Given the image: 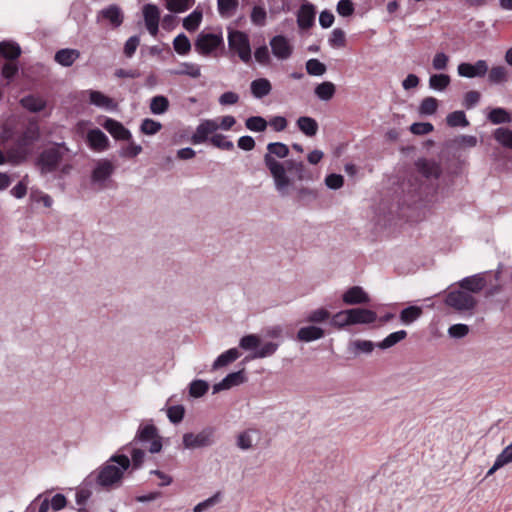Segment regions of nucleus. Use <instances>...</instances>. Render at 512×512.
<instances>
[{
	"label": "nucleus",
	"instance_id": "1",
	"mask_svg": "<svg viewBox=\"0 0 512 512\" xmlns=\"http://www.w3.org/2000/svg\"><path fill=\"white\" fill-rule=\"evenodd\" d=\"M129 457L124 453L113 454L99 468L91 472L85 479L84 485L94 487L97 491H112L120 488L128 471Z\"/></svg>",
	"mask_w": 512,
	"mask_h": 512
},
{
	"label": "nucleus",
	"instance_id": "2",
	"mask_svg": "<svg viewBox=\"0 0 512 512\" xmlns=\"http://www.w3.org/2000/svg\"><path fill=\"white\" fill-rule=\"evenodd\" d=\"M266 149L263 161L274 180L275 189L281 196H288L289 186L293 184V180L286 174L284 164L276 158H287L290 153L289 147L282 142H270Z\"/></svg>",
	"mask_w": 512,
	"mask_h": 512
},
{
	"label": "nucleus",
	"instance_id": "3",
	"mask_svg": "<svg viewBox=\"0 0 512 512\" xmlns=\"http://www.w3.org/2000/svg\"><path fill=\"white\" fill-rule=\"evenodd\" d=\"M40 138V128L36 121H29L15 141V147L9 151L10 161L14 164L24 161L29 148Z\"/></svg>",
	"mask_w": 512,
	"mask_h": 512
},
{
	"label": "nucleus",
	"instance_id": "4",
	"mask_svg": "<svg viewBox=\"0 0 512 512\" xmlns=\"http://www.w3.org/2000/svg\"><path fill=\"white\" fill-rule=\"evenodd\" d=\"M69 152L65 142L54 143L53 146L44 149L36 159V165L42 174L55 172L64 158Z\"/></svg>",
	"mask_w": 512,
	"mask_h": 512
},
{
	"label": "nucleus",
	"instance_id": "5",
	"mask_svg": "<svg viewBox=\"0 0 512 512\" xmlns=\"http://www.w3.org/2000/svg\"><path fill=\"white\" fill-rule=\"evenodd\" d=\"M148 442H150L148 448L150 453L156 454L162 450V437L159 435L158 428L153 424L152 420L142 422L136 431L134 439L122 449H126V447L133 444L145 445Z\"/></svg>",
	"mask_w": 512,
	"mask_h": 512
},
{
	"label": "nucleus",
	"instance_id": "6",
	"mask_svg": "<svg viewBox=\"0 0 512 512\" xmlns=\"http://www.w3.org/2000/svg\"><path fill=\"white\" fill-rule=\"evenodd\" d=\"M195 50L202 56H210L218 49H224L222 33L202 31L194 42Z\"/></svg>",
	"mask_w": 512,
	"mask_h": 512
},
{
	"label": "nucleus",
	"instance_id": "7",
	"mask_svg": "<svg viewBox=\"0 0 512 512\" xmlns=\"http://www.w3.org/2000/svg\"><path fill=\"white\" fill-rule=\"evenodd\" d=\"M229 49L236 52L244 63L252 59L249 36L240 30H230L228 33Z\"/></svg>",
	"mask_w": 512,
	"mask_h": 512
},
{
	"label": "nucleus",
	"instance_id": "8",
	"mask_svg": "<svg viewBox=\"0 0 512 512\" xmlns=\"http://www.w3.org/2000/svg\"><path fill=\"white\" fill-rule=\"evenodd\" d=\"M444 302L457 311H471L477 305L475 297L461 288L447 293Z\"/></svg>",
	"mask_w": 512,
	"mask_h": 512
},
{
	"label": "nucleus",
	"instance_id": "9",
	"mask_svg": "<svg viewBox=\"0 0 512 512\" xmlns=\"http://www.w3.org/2000/svg\"><path fill=\"white\" fill-rule=\"evenodd\" d=\"M215 442V428L206 427L199 433L192 432L183 435V446L186 449L204 448L213 445Z\"/></svg>",
	"mask_w": 512,
	"mask_h": 512
},
{
	"label": "nucleus",
	"instance_id": "10",
	"mask_svg": "<svg viewBox=\"0 0 512 512\" xmlns=\"http://www.w3.org/2000/svg\"><path fill=\"white\" fill-rule=\"evenodd\" d=\"M345 313H347V317L346 320L340 324L341 326L371 324L378 318L377 313L368 308H350L346 309Z\"/></svg>",
	"mask_w": 512,
	"mask_h": 512
},
{
	"label": "nucleus",
	"instance_id": "11",
	"mask_svg": "<svg viewBox=\"0 0 512 512\" xmlns=\"http://www.w3.org/2000/svg\"><path fill=\"white\" fill-rule=\"evenodd\" d=\"M488 71V64L485 60H478L474 64L461 62L457 67L459 76L466 78L484 77Z\"/></svg>",
	"mask_w": 512,
	"mask_h": 512
},
{
	"label": "nucleus",
	"instance_id": "12",
	"mask_svg": "<svg viewBox=\"0 0 512 512\" xmlns=\"http://www.w3.org/2000/svg\"><path fill=\"white\" fill-rule=\"evenodd\" d=\"M342 301L345 305L356 306L369 304L371 298L361 286H352L342 294Z\"/></svg>",
	"mask_w": 512,
	"mask_h": 512
},
{
	"label": "nucleus",
	"instance_id": "13",
	"mask_svg": "<svg viewBox=\"0 0 512 512\" xmlns=\"http://www.w3.org/2000/svg\"><path fill=\"white\" fill-rule=\"evenodd\" d=\"M316 8L315 6L305 1L301 4L297 12V25L302 30H308L315 24Z\"/></svg>",
	"mask_w": 512,
	"mask_h": 512
},
{
	"label": "nucleus",
	"instance_id": "14",
	"mask_svg": "<svg viewBox=\"0 0 512 512\" xmlns=\"http://www.w3.org/2000/svg\"><path fill=\"white\" fill-rule=\"evenodd\" d=\"M486 274H487V272L477 273L472 276H467V277L461 279L458 282V285L462 290L467 291L469 294H471V293L478 294L487 285Z\"/></svg>",
	"mask_w": 512,
	"mask_h": 512
},
{
	"label": "nucleus",
	"instance_id": "15",
	"mask_svg": "<svg viewBox=\"0 0 512 512\" xmlns=\"http://www.w3.org/2000/svg\"><path fill=\"white\" fill-rule=\"evenodd\" d=\"M102 127L108 131L116 140L131 141L132 134L121 122L106 117L104 122L101 123Z\"/></svg>",
	"mask_w": 512,
	"mask_h": 512
},
{
	"label": "nucleus",
	"instance_id": "16",
	"mask_svg": "<svg viewBox=\"0 0 512 512\" xmlns=\"http://www.w3.org/2000/svg\"><path fill=\"white\" fill-rule=\"evenodd\" d=\"M273 55L280 59H288L293 53V47L284 35H276L270 40Z\"/></svg>",
	"mask_w": 512,
	"mask_h": 512
},
{
	"label": "nucleus",
	"instance_id": "17",
	"mask_svg": "<svg viewBox=\"0 0 512 512\" xmlns=\"http://www.w3.org/2000/svg\"><path fill=\"white\" fill-rule=\"evenodd\" d=\"M86 142L88 146L96 152H103L110 147L108 137L99 128H93L87 132Z\"/></svg>",
	"mask_w": 512,
	"mask_h": 512
},
{
	"label": "nucleus",
	"instance_id": "18",
	"mask_svg": "<svg viewBox=\"0 0 512 512\" xmlns=\"http://www.w3.org/2000/svg\"><path fill=\"white\" fill-rule=\"evenodd\" d=\"M417 171L425 178L439 179L442 168L439 163L432 159L420 158L415 162Z\"/></svg>",
	"mask_w": 512,
	"mask_h": 512
},
{
	"label": "nucleus",
	"instance_id": "19",
	"mask_svg": "<svg viewBox=\"0 0 512 512\" xmlns=\"http://www.w3.org/2000/svg\"><path fill=\"white\" fill-rule=\"evenodd\" d=\"M285 166V171L294 172L296 180L298 181H313L314 177L312 172L305 166L302 160L287 159L282 162Z\"/></svg>",
	"mask_w": 512,
	"mask_h": 512
},
{
	"label": "nucleus",
	"instance_id": "20",
	"mask_svg": "<svg viewBox=\"0 0 512 512\" xmlns=\"http://www.w3.org/2000/svg\"><path fill=\"white\" fill-rule=\"evenodd\" d=\"M113 172L114 166L111 161L107 159L99 160L92 171L91 180L93 183H103L110 178Z\"/></svg>",
	"mask_w": 512,
	"mask_h": 512
},
{
	"label": "nucleus",
	"instance_id": "21",
	"mask_svg": "<svg viewBox=\"0 0 512 512\" xmlns=\"http://www.w3.org/2000/svg\"><path fill=\"white\" fill-rule=\"evenodd\" d=\"M325 336V330L317 325L301 327L296 334V339L301 342H312Z\"/></svg>",
	"mask_w": 512,
	"mask_h": 512
},
{
	"label": "nucleus",
	"instance_id": "22",
	"mask_svg": "<svg viewBox=\"0 0 512 512\" xmlns=\"http://www.w3.org/2000/svg\"><path fill=\"white\" fill-rule=\"evenodd\" d=\"M102 17L105 20H108L110 24L117 28L123 23V13L119 6L116 4H111L108 7L102 9L99 14L98 18Z\"/></svg>",
	"mask_w": 512,
	"mask_h": 512
},
{
	"label": "nucleus",
	"instance_id": "23",
	"mask_svg": "<svg viewBox=\"0 0 512 512\" xmlns=\"http://www.w3.org/2000/svg\"><path fill=\"white\" fill-rule=\"evenodd\" d=\"M80 51L72 48H63L55 53V61L63 67H70L80 57Z\"/></svg>",
	"mask_w": 512,
	"mask_h": 512
},
{
	"label": "nucleus",
	"instance_id": "24",
	"mask_svg": "<svg viewBox=\"0 0 512 512\" xmlns=\"http://www.w3.org/2000/svg\"><path fill=\"white\" fill-rule=\"evenodd\" d=\"M250 90L255 98L262 99L271 93L272 85L267 78H258L251 82Z\"/></svg>",
	"mask_w": 512,
	"mask_h": 512
},
{
	"label": "nucleus",
	"instance_id": "25",
	"mask_svg": "<svg viewBox=\"0 0 512 512\" xmlns=\"http://www.w3.org/2000/svg\"><path fill=\"white\" fill-rule=\"evenodd\" d=\"M290 187L295 191V201L301 205H309L318 197V193L314 189L303 186L296 187L294 183Z\"/></svg>",
	"mask_w": 512,
	"mask_h": 512
},
{
	"label": "nucleus",
	"instance_id": "26",
	"mask_svg": "<svg viewBox=\"0 0 512 512\" xmlns=\"http://www.w3.org/2000/svg\"><path fill=\"white\" fill-rule=\"evenodd\" d=\"M298 129L307 137H314L319 129L318 122L309 116H301L297 119Z\"/></svg>",
	"mask_w": 512,
	"mask_h": 512
},
{
	"label": "nucleus",
	"instance_id": "27",
	"mask_svg": "<svg viewBox=\"0 0 512 512\" xmlns=\"http://www.w3.org/2000/svg\"><path fill=\"white\" fill-rule=\"evenodd\" d=\"M89 101L97 107H104L109 110H114L117 107V103L114 99L96 90L89 91Z\"/></svg>",
	"mask_w": 512,
	"mask_h": 512
},
{
	"label": "nucleus",
	"instance_id": "28",
	"mask_svg": "<svg viewBox=\"0 0 512 512\" xmlns=\"http://www.w3.org/2000/svg\"><path fill=\"white\" fill-rule=\"evenodd\" d=\"M170 75L182 76L186 75L191 78H198L201 76L200 66L194 63L183 62L180 64L178 69H170L168 70Z\"/></svg>",
	"mask_w": 512,
	"mask_h": 512
},
{
	"label": "nucleus",
	"instance_id": "29",
	"mask_svg": "<svg viewBox=\"0 0 512 512\" xmlns=\"http://www.w3.org/2000/svg\"><path fill=\"white\" fill-rule=\"evenodd\" d=\"M21 55V48L17 43L0 42V56L8 61H16Z\"/></svg>",
	"mask_w": 512,
	"mask_h": 512
},
{
	"label": "nucleus",
	"instance_id": "30",
	"mask_svg": "<svg viewBox=\"0 0 512 512\" xmlns=\"http://www.w3.org/2000/svg\"><path fill=\"white\" fill-rule=\"evenodd\" d=\"M23 108L32 113H38L45 109L46 101L34 95H27L20 100Z\"/></svg>",
	"mask_w": 512,
	"mask_h": 512
},
{
	"label": "nucleus",
	"instance_id": "31",
	"mask_svg": "<svg viewBox=\"0 0 512 512\" xmlns=\"http://www.w3.org/2000/svg\"><path fill=\"white\" fill-rule=\"evenodd\" d=\"M240 357V352L237 348H231L221 355H219L212 364V370H217L221 367L236 361Z\"/></svg>",
	"mask_w": 512,
	"mask_h": 512
},
{
	"label": "nucleus",
	"instance_id": "32",
	"mask_svg": "<svg viewBox=\"0 0 512 512\" xmlns=\"http://www.w3.org/2000/svg\"><path fill=\"white\" fill-rule=\"evenodd\" d=\"M422 314V307L417 305H410L400 311L399 319L403 324L409 325L415 322Z\"/></svg>",
	"mask_w": 512,
	"mask_h": 512
},
{
	"label": "nucleus",
	"instance_id": "33",
	"mask_svg": "<svg viewBox=\"0 0 512 512\" xmlns=\"http://www.w3.org/2000/svg\"><path fill=\"white\" fill-rule=\"evenodd\" d=\"M487 119L495 125L512 122L511 113L502 107L492 108L487 115Z\"/></svg>",
	"mask_w": 512,
	"mask_h": 512
},
{
	"label": "nucleus",
	"instance_id": "34",
	"mask_svg": "<svg viewBox=\"0 0 512 512\" xmlns=\"http://www.w3.org/2000/svg\"><path fill=\"white\" fill-rule=\"evenodd\" d=\"M279 347L278 343L275 342H267L261 347L259 346L257 350H255L251 355L246 356L244 362H247L251 359L257 358H265L273 355Z\"/></svg>",
	"mask_w": 512,
	"mask_h": 512
},
{
	"label": "nucleus",
	"instance_id": "35",
	"mask_svg": "<svg viewBox=\"0 0 512 512\" xmlns=\"http://www.w3.org/2000/svg\"><path fill=\"white\" fill-rule=\"evenodd\" d=\"M407 337V332L405 330H399L389 334L382 341L376 344V346L381 350L389 349Z\"/></svg>",
	"mask_w": 512,
	"mask_h": 512
},
{
	"label": "nucleus",
	"instance_id": "36",
	"mask_svg": "<svg viewBox=\"0 0 512 512\" xmlns=\"http://www.w3.org/2000/svg\"><path fill=\"white\" fill-rule=\"evenodd\" d=\"M336 92L335 85L330 81H324L320 84H318L315 89L314 93L315 95L323 101H329L333 98Z\"/></svg>",
	"mask_w": 512,
	"mask_h": 512
},
{
	"label": "nucleus",
	"instance_id": "37",
	"mask_svg": "<svg viewBox=\"0 0 512 512\" xmlns=\"http://www.w3.org/2000/svg\"><path fill=\"white\" fill-rule=\"evenodd\" d=\"M203 18V12L201 9L196 8L188 16L183 19V27L189 31L194 32L198 29Z\"/></svg>",
	"mask_w": 512,
	"mask_h": 512
},
{
	"label": "nucleus",
	"instance_id": "38",
	"mask_svg": "<svg viewBox=\"0 0 512 512\" xmlns=\"http://www.w3.org/2000/svg\"><path fill=\"white\" fill-rule=\"evenodd\" d=\"M239 6L238 0H217L218 13L223 18L232 17Z\"/></svg>",
	"mask_w": 512,
	"mask_h": 512
},
{
	"label": "nucleus",
	"instance_id": "39",
	"mask_svg": "<svg viewBox=\"0 0 512 512\" xmlns=\"http://www.w3.org/2000/svg\"><path fill=\"white\" fill-rule=\"evenodd\" d=\"M450 82L451 78L448 74H432L429 78V87L436 91H444L450 85Z\"/></svg>",
	"mask_w": 512,
	"mask_h": 512
},
{
	"label": "nucleus",
	"instance_id": "40",
	"mask_svg": "<svg viewBox=\"0 0 512 512\" xmlns=\"http://www.w3.org/2000/svg\"><path fill=\"white\" fill-rule=\"evenodd\" d=\"M331 317V313L324 307L315 309L307 314L304 319V322L311 324H321L329 320Z\"/></svg>",
	"mask_w": 512,
	"mask_h": 512
},
{
	"label": "nucleus",
	"instance_id": "41",
	"mask_svg": "<svg viewBox=\"0 0 512 512\" xmlns=\"http://www.w3.org/2000/svg\"><path fill=\"white\" fill-rule=\"evenodd\" d=\"M169 100L164 95L154 96L150 101V110L155 115H161L168 111Z\"/></svg>",
	"mask_w": 512,
	"mask_h": 512
},
{
	"label": "nucleus",
	"instance_id": "42",
	"mask_svg": "<svg viewBox=\"0 0 512 512\" xmlns=\"http://www.w3.org/2000/svg\"><path fill=\"white\" fill-rule=\"evenodd\" d=\"M446 124L449 127H467L470 123L466 114L462 110H457L449 113L446 116Z\"/></svg>",
	"mask_w": 512,
	"mask_h": 512
},
{
	"label": "nucleus",
	"instance_id": "43",
	"mask_svg": "<svg viewBox=\"0 0 512 512\" xmlns=\"http://www.w3.org/2000/svg\"><path fill=\"white\" fill-rule=\"evenodd\" d=\"M494 139L504 148L512 149V130L506 127H499L493 132Z\"/></svg>",
	"mask_w": 512,
	"mask_h": 512
},
{
	"label": "nucleus",
	"instance_id": "44",
	"mask_svg": "<svg viewBox=\"0 0 512 512\" xmlns=\"http://www.w3.org/2000/svg\"><path fill=\"white\" fill-rule=\"evenodd\" d=\"M376 344L370 340H354L349 343V350H351L355 356L360 353L369 354L371 353Z\"/></svg>",
	"mask_w": 512,
	"mask_h": 512
},
{
	"label": "nucleus",
	"instance_id": "45",
	"mask_svg": "<svg viewBox=\"0 0 512 512\" xmlns=\"http://www.w3.org/2000/svg\"><path fill=\"white\" fill-rule=\"evenodd\" d=\"M165 7L171 13H182L190 9L195 0H164Z\"/></svg>",
	"mask_w": 512,
	"mask_h": 512
},
{
	"label": "nucleus",
	"instance_id": "46",
	"mask_svg": "<svg viewBox=\"0 0 512 512\" xmlns=\"http://www.w3.org/2000/svg\"><path fill=\"white\" fill-rule=\"evenodd\" d=\"M128 474L131 475L134 471L140 469L144 462L145 452L140 448H133L130 452Z\"/></svg>",
	"mask_w": 512,
	"mask_h": 512
},
{
	"label": "nucleus",
	"instance_id": "47",
	"mask_svg": "<svg viewBox=\"0 0 512 512\" xmlns=\"http://www.w3.org/2000/svg\"><path fill=\"white\" fill-rule=\"evenodd\" d=\"M209 387L207 381L195 379L189 384V395L193 398H200L208 392Z\"/></svg>",
	"mask_w": 512,
	"mask_h": 512
},
{
	"label": "nucleus",
	"instance_id": "48",
	"mask_svg": "<svg viewBox=\"0 0 512 512\" xmlns=\"http://www.w3.org/2000/svg\"><path fill=\"white\" fill-rule=\"evenodd\" d=\"M173 48L179 55H187L191 51V42L184 33H180L173 40Z\"/></svg>",
	"mask_w": 512,
	"mask_h": 512
},
{
	"label": "nucleus",
	"instance_id": "49",
	"mask_svg": "<svg viewBox=\"0 0 512 512\" xmlns=\"http://www.w3.org/2000/svg\"><path fill=\"white\" fill-rule=\"evenodd\" d=\"M268 122L262 116H251L245 120V127L252 132H264Z\"/></svg>",
	"mask_w": 512,
	"mask_h": 512
},
{
	"label": "nucleus",
	"instance_id": "50",
	"mask_svg": "<svg viewBox=\"0 0 512 512\" xmlns=\"http://www.w3.org/2000/svg\"><path fill=\"white\" fill-rule=\"evenodd\" d=\"M438 106L439 101L432 96H428L422 99L418 111L421 115H433L436 113Z\"/></svg>",
	"mask_w": 512,
	"mask_h": 512
},
{
	"label": "nucleus",
	"instance_id": "51",
	"mask_svg": "<svg viewBox=\"0 0 512 512\" xmlns=\"http://www.w3.org/2000/svg\"><path fill=\"white\" fill-rule=\"evenodd\" d=\"M224 382L226 383V386L228 389L239 386L240 384H243L247 381V376L245 373V369L238 370L236 372H231L227 374L223 378Z\"/></svg>",
	"mask_w": 512,
	"mask_h": 512
},
{
	"label": "nucleus",
	"instance_id": "52",
	"mask_svg": "<svg viewBox=\"0 0 512 512\" xmlns=\"http://www.w3.org/2000/svg\"><path fill=\"white\" fill-rule=\"evenodd\" d=\"M508 80L507 70L504 66H494L488 73V81L491 84H502Z\"/></svg>",
	"mask_w": 512,
	"mask_h": 512
},
{
	"label": "nucleus",
	"instance_id": "53",
	"mask_svg": "<svg viewBox=\"0 0 512 512\" xmlns=\"http://www.w3.org/2000/svg\"><path fill=\"white\" fill-rule=\"evenodd\" d=\"M210 143L221 150L232 151L234 149V144L232 141L227 139V136L223 134H214L209 139Z\"/></svg>",
	"mask_w": 512,
	"mask_h": 512
},
{
	"label": "nucleus",
	"instance_id": "54",
	"mask_svg": "<svg viewBox=\"0 0 512 512\" xmlns=\"http://www.w3.org/2000/svg\"><path fill=\"white\" fill-rule=\"evenodd\" d=\"M326 70V65L318 59L312 58L306 62V71L311 76H322Z\"/></svg>",
	"mask_w": 512,
	"mask_h": 512
},
{
	"label": "nucleus",
	"instance_id": "55",
	"mask_svg": "<svg viewBox=\"0 0 512 512\" xmlns=\"http://www.w3.org/2000/svg\"><path fill=\"white\" fill-rule=\"evenodd\" d=\"M161 129L162 124L151 118H145L140 125V131L145 135H155Z\"/></svg>",
	"mask_w": 512,
	"mask_h": 512
},
{
	"label": "nucleus",
	"instance_id": "56",
	"mask_svg": "<svg viewBox=\"0 0 512 512\" xmlns=\"http://www.w3.org/2000/svg\"><path fill=\"white\" fill-rule=\"evenodd\" d=\"M185 416V407L181 404L170 406L167 409V417L173 424H179L182 422Z\"/></svg>",
	"mask_w": 512,
	"mask_h": 512
},
{
	"label": "nucleus",
	"instance_id": "57",
	"mask_svg": "<svg viewBox=\"0 0 512 512\" xmlns=\"http://www.w3.org/2000/svg\"><path fill=\"white\" fill-rule=\"evenodd\" d=\"M329 45L333 48H342L346 45V34L341 28H335L329 37Z\"/></svg>",
	"mask_w": 512,
	"mask_h": 512
},
{
	"label": "nucleus",
	"instance_id": "58",
	"mask_svg": "<svg viewBox=\"0 0 512 512\" xmlns=\"http://www.w3.org/2000/svg\"><path fill=\"white\" fill-rule=\"evenodd\" d=\"M251 21L254 25L262 27L266 24V18L267 13L263 6L255 5L252 8L251 15H250Z\"/></svg>",
	"mask_w": 512,
	"mask_h": 512
},
{
	"label": "nucleus",
	"instance_id": "59",
	"mask_svg": "<svg viewBox=\"0 0 512 512\" xmlns=\"http://www.w3.org/2000/svg\"><path fill=\"white\" fill-rule=\"evenodd\" d=\"M239 346L244 350H257L260 346V337L255 334H248L243 336L239 341Z\"/></svg>",
	"mask_w": 512,
	"mask_h": 512
},
{
	"label": "nucleus",
	"instance_id": "60",
	"mask_svg": "<svg viewBox=\"0 0 512 512\" xmlns=\"http://www.w3.org/2000/svg\"><path fill=\"white\" fill-rule=\"evenodd\" d=\"M143 16L145 22H159L160 11L159 8L154 4H146L143 7Z\"/></svg>",
	"mask_w": 512,
	"mask_h": 512
},
{
	"label": "nucleus",
	"instance_id": "61",
	"mask_svg": "<svg viewBox=\"0 0 512 512\" xmlns=\"http://www.w3.org/2000/svg\"><path fill=\"white\" fill-rule=\"evenodd\" d=\"M336 11L342 17H350L355 11L354 3L351 0H340L337 3Z\"/></svg>",
	"mask_w": 512,
	"mask_h": 512
},
{
	"label": "nucleus",
	"instance_id": "62",
	"mask_svg": "<svg viewBox=\"0 0 512 512\" xmlns=\"http://www.w3.org/2000/svg\"><path fill=\"white\" fill-rule=\"evenodd\" d=\"M18 71H19V67L15 61H7L2 66L1 74L5 79H7L8 81H11L18 74Z\"/></svg>",
	"mask_w": 512,
	"mask_h": 512
},
{
	"label": "nucleus",
	"instance_id": "63",
	"mask_svg": "<svg viewBox=\"0 0 512 512\" xmlns=\"http://www.w3.org/2000/svg\"><path fill=\"white\" fill-rule=\"evenodd\" d=\"M325 185L332 190L340 189L344 185V177L336 173L328 174L325 177Z\"/></svg>",
	"mask_w": 512,
	"mask_h": 512
},
{
	"label": "nucleus",
	"instance_id": "64",
	"mask_svg": "<svg viewBox=\"0 0 512 512\" xmlns=\"http://www.w3.org/2000/svg\"><path fill=\"white\" fill-rule=\"evenodd\" d=\"M480 99H481L480 92L475 91V90L468 91L464 95V99H463L462 105L466 109L469 110V109L474 108L479 103Z\"/></svg>",
	"mask_w": 512,
	"mask_h": 512
}]
</instances>
